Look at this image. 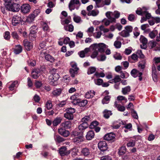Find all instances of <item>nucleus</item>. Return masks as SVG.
Returning a JSON list of instances; mask_svg holds the SVG:
<instances>
[{
	"instance_id": "nucleus-1",
	"label": "nucleus",
	"mask_w": 160,
	"mask_h": 160,
	"mask_svg": "<svg viewBox=\"0 0 160 160\" xmlns=\"http://www.w3.org/2000/svg\"><path fill=\"white\" fill-rule=\"evenodd\" d=\"M19 1L14 2L13 3H11L9 4L6 5L5 8L8 11L13 12H17L20 10V5L18 3Z\"/></svg>"
},
{
	"instance_id": "nucleus-2",
	"label": "nucleus",
	"mask_w": 160,
	"mask_h": 160,
	"mask_svg": "<svg viewBox=\"0 0 160 160\" xmlns=\"http://www.w3.org/2000/svg\"><path fill=\"white\" fill-rule=\"evenodd\" d=\"M132 29L133 28L131 26H126L125 27L124 29L119 33V34L123 37H128L130 36V33L132 32Z\"/></svg>"
},
{
	"instance_id": "nucleus-3",
	"label": "nucleus",
	"mask_w": 160,
	"mask_h": 160,
	"mask_svg": "<svg viewBox=\"0 0 160 160\" xmlns=\"http://www.w3.org/2000/svg\"><path fill=\"white\" fill-rule=\"evenodd\" d=\"M94 49L101 52H103L107 48L106 46L103 43H100L98 44H93Z\"/></svg>"
},
{
	"instance_id": "nucleus-4",
	"label": "nucleus",
	"mask_w": 160,
	"mask_h": 160,
	"mask_svg": "<svg viewBox=\"0 0 160 160\" xmlns=\"http://www.w3.org/2000/svg\"><path fill=\"white\" fill-rule=\"evenodd\" d=\"M59 78V76L58 73H55L50 75L48 79L51 82V84L53 86H55L56 84L55 83V82Z\"/></svg>"
},
{
	"instance_id": "nucleus-5",
	"label": "nucleus",
	"mask_w": 160,
	"mask_h": 160,
	"mask_svg": "<svg viewBox=\"0 0 160 160\" xmlns=\"http://www.w3.org/2000/svg\"><path fill=\"white\" fill-rule=\"evenodd\" d=\"M30 29L29 38L32 39H35L36 37V33L37 32L38 28L35 25L33 26L30 28Z\"/></svg>"
},
{
	"instance_id": "nucleus-6",
	"label": "nucleus",
	"mask_w": 160,
	"mask_h": 160,
	"mask_svg": "<svg viewBox=\"0 0 160 160\" xmlns=\"http://www.w3.org/2000/svg\"><path fill=\"white\" fill-rule=\"evenodd\" d=\"M22 19L20 14L14 15L12 20V23L13 26H16L21 21Z\"/></svg>"
},
{
	"instance_id": "nucleus-7",
	"label": "nucleus",
	"mask_w": 160,
	"mask_h": 160,
	"mask_svg": "<svg viewBox=\"0 0 160 160\" xmlns=\"http://www.w3.org/2000/svg\"><path fill=\"white\" fill-rule=\"evenodd\" d=\"M140 41L142 44L140 45V47L143 49H146L147 47L148 42L147 39L144 37L141 36L140 38Z\"/></svg>"
},
{
	"instance_id": "nucleus-8",
	"label": "nucleus",
	"mask_w": 160,
	"mask_h": 160,
	"mask_svg": "<svg viewBox=\"0 0 160 160\" xmlns=\"http://www.w3.org/2000/svg\"><path fill=\"white\" fill-rule=\"evenodd\" d=\"M98 147L100 150L102 151H106L108 148L107 143L104 141H101L98 142Z\"/></svg>"
},
{
	"instance_id": "nucleus-9",
	"label": "nucleus",
	"mask_w": 160,
	"mask_h": 160,
	"mask_svg": "<svg viewBox=\"0 0 160 160\" xmlns=\"http://www.w3.org/2000/svg\"><path fill=\"white\" fill-rule=\"evenodd\" d=\"M59 152L62 156L68 155L70 153V151L68 150L66 147L65 146H62L60 148Z\"/></svg>"
},
{
	"instance_id": "nucleus-10",
	"label": "nucleus",
	"mask_w": 160,
	"mask_h": 160,
	"mask_svg": "<svg viewBox=\"0 0 160 160\" xmlns=\"http://www.w3.org/2000/svg\"><path fill=\"white\" fill-rule=\"evenodd\" d=\"M148 7H143L141 8L142 16H145L148 18H150L151 16V14L147 11L149 9Z\"/></svg>"
},
{
	"instance_id": "nucleus-11",
	"label": "nucleus",
	"mask_w": 160,
	"mask_h": 160,
	"mask_svg": "<svg viewBox=\"0 0 160 160\" xmlns=\"http://www.w3.org/2000/svg\"><path fill=\"white\" fill-rule=\"evenodd\" d=\"M30 8V6L29 4H24L21 7V11L22 12L26 13L29 12Z\"/></svg>"
},
{
	"instance_id": "nucleus-12",
	"label": "nucleus",
	"mask_w": 160,
	"mask_h": 160,
	"mask_svg": "<svg viewBox=\"0 0 160 160\" xmlns=\"http://www.w3.org/2000/svg\"><path fill=\"white\" fill-rule=\"evenodd\" d=\"M58 131L59 134L64 137H67L69 135V131L62 128H59Z\"/></svg>"
},
{
	"instance_id": "nucleus-13",
	"label": "nucleus",
	"mask_w": 160,
	"mask_h": 160,
	"mask_svg": "<svg viewBox=\"0 0 160 160\" xmlns=\"http://www.w3.org/2000/svg\"><path fill=\"white\" fill-rule=\"evenodd\" d=\"M72 141L75 144H78L83 141V138L82 136H79L73 138Z\"/></svg>"
},
{
	"instance_id": "nucleus-14",
	"label": "nucleus",
	"mask_w": 160,
	"mask_h": 160,
	"mask_svg": "<svg viewBox=\"0 0 160 160\" xmlns=\"http://www.w3.org/2000/svg\"><path fill=\"white\" fill-rule=\"evenodd\" d=\"M23 44L26 49L30 51L32 48V43L27 40H24L23 42Z\"/></svg>"
},
{
	"instance_id": "nucleus-15",
	"label": "nucleus",
	"mask_w": 160,
	"mask_h": 160,
	"mask_svg": "<svg viewBox=\"0 0 160 160\" xmlns=\"http://www.w3.org/2000/svg\"><path fill=\"white\" fill-rule=\"evenodd\" d=\"M120 15V13L118 11H115L113 13H112V15L114 16V18H112L111 16V23L115 22L116 21V18H118Z\"/></svg>"
},
{
	"instance_id": "nucleus-16",
	"label": "nucleus",
	"mask_w": 160,
	"mask_h": 160,
	"mask_svg": "<svg viewBox=\"0 0 160 160\" xmlns=\"http://www.w3.org/2000/svg\"><path fill=\"white\" fill-rule=\"evenodd\" d=\"M131 74L132 76L134 78H136L139 75L140 76H141L142 75V72H140L136 69H132L131 72Z\"/></svg>"
},
{
	"instance_id": "nucleus-17",
	"label": "nucleus",
	"mask_w": 160,
	"mask_h": 160,
	"mask_svg": "<svg viewBox=\"0 0 160 160\" xmlns=\"http://www.w3.org/2000/svg\"><path fill=\"white\" fill-rule=\"evenodd\" d=\"M61 125L65 129H69L71 127L72 123L70 121H68L62 123Z\"/></svg>"
},
{
	"instance_id": "nucleus-18",
	"label": "nucleus",
	"mask_w": 160,
	"mask_h": 160,
	"mask_svg": "<svg viewBox=\"0 0 160 160\" xmlns=\"http://www.w3.org/2000/svg\"><path fill=\"white\" fill-rule=\"evenodd\" d=\"M94 135V131L92 130H90L87 132L86 137L87 140H89L93 138Z\"/></svg>"
},
{
	"instance_id": "nucleus-19",
	"label": "nucleus",
	"mask_w": 160,
	"mask_h": 160,
	"mask_svg": "<svg viewBox=\"0 0 160 160\" xmlns=\"http://www.w3.org/2000/svg\"><path fill=\"white\" fill-rule=\"evenodd\" d=\"M90 50L89 48H86L84 50L78 53L79 54L80 57L84 58L85 57V54L88 52Z\"/></svg>"
},
{
	"instance_id": "nucleus-20",
	"label": "nucleus",
	"mask_w": 160,
	"mask_h": 160,
	"mask_svg": "<svg viewBox=\"0 0 160 160\" xmlns=\"http://www.w3.org/2000/svg\"><path fill=\"white\" fill-rule=\"evenodd\" d=\"M81 152L84 156H86L89 155L90 151L88 148L86 147L82 149Z\"/></svg>"
},
{
	"instance_id": "nucleus-21",
	"label": "nucleus",
	"mask_w": 160,
	"mask_h": 160,
	"mask_svg": "<svg viewBox=\"0 0 160 160\" xmlns=\"http://www.w3.org/2000/svg\"><path fill=\"white\" fill-rule=\"evenodd\" d=\"M131 91L130 86H128L122 89V92L123 94L126 95L128 94V93Z\"/></svg>"
},
{
	"instance_id": "nucleus-22",
	"label": "nucleus",
	"mask_w": 160,
	"mask_h": 160,
	"mask_svg": "<svg viewBox=\"0 0 160 160\" xmlns=\"http://www.w3.org/2000/svg\"><path fill=\"white\" fill-rule=\"evenodd\" d=\"M62 92V90L60 88L57 89L53 90L52 93L54 97H57L60 95Z\"/></svg>"
},
{
	"instance_id": "nucleus-23",
	"label": "nucleus",
	"mask_w": 160,
	"mask_h": 160,
	"mask_svg": "<svg viewBox=\"0 0 160 160\" xmlns=\"http://www.w3.org/2000/svg\"><path fill=\"white\" fill-rule=\"evenodd\" d=\"M88 126V124L87 123H82L78 127V129L80 131H83L87 128Z\"/></svg>"
},
{
	"instance_id": "nucleus-24",
	"label": "nucleus",
	"mask_w": 160,
	"mask_h": 160,
	"mask_svg": "<svg viewBox=\"0 0 160 160\" xmlns=\"http://www.w3.org/2000/svg\"><path fill=\"white\" fill-rule=\"evenodd\" d=\"M40 71L39 70H35L33 71L32 72V78L34 79L38 78L39 76Z\"/></svg>"
},
{
	"instance_id": "nucleus-25",
	"label": "nucleus",
	"mask_w": 160,
	"mask_h": 160,
	"mask_svg": "<svg viewBox=\"0 0 160 160\" xmlns=\"http://www.w3.org/2000/svg\"><path fill=\"white\" fill-rule=\"evenodd\" d=\"M64 29L67 31L72 32L73 31L74 27L72 25L70 24L68 25H65L64 26Z\"/></svg>"
},
{
	"instance_id": "nucleus-26",
	"label": "nucleus",
	"mask_w": 160,
	"mask_h": 160,
	"mask_svg": "<svg viewBox=\"0 0 160 160\" xmlns=\"http://www.w3.org/2000/svg\"><path fill=\"white\" fill-rule=\"evenodd\" d=\"M114 105L115 107L117 108V109L119 111L123 112L125 111V108L124 106H122L121 105L117 103L116 102H115Z\"/></svg>"
},
{
	"instance_id": "nucleus-27",
	"label": "nucleus",
	"mask_w": 160,
	"mask_h": 160,
	"mask_svg": "<svg viewBox=\"0 0 160 160\" xmlns=\"http://www.w3.org/2000/svg\"><path fill=\"white\" fill-rule=\"evenodd\" d=\"M92 120V118L89 116H86L82 119V122L83 123H87L90 122Z\"/></svg>"
},
{
	"instance_id": "nucleus-28",
	"label": "nucleus",
	"mask_w": 160,
	"mask_h": 160,
	"mask_svg": "<svg viewBox=\"0 0 160 160\" xmlns=\"http://www.w3.org/2000/svg\"><path fill=\"white\" fill-rule=\"evenodd\" d=\"M158 34V31L156 30H153L150 32L149 34V36L151 38H154Z\"/></svg>"
},
{
	"instance_id": "nucleus-29",
	"label": "nucleus",
	"mask_w": 160,
	"mask_h": 160,
	"mask_svg": "<svg viewBox=\"0 0 160 160\" xmlns=\"http://www.w3.org/2000/svg\"><path fill=\"white\" fill-rule=\"evenodd\" d=\"M22 47L19 45L16 46V48L14 50V52L16 54H18L22 52Z\"/></svg>"
},
{
	"instance_id": "nucleus-30",
	"label": "nucleus",
	"mask_w": 160,
	"mask_h": 160,
	"mask_svg": "<svg viewBox=\"0 0 160 160\" xmlns=\"http://www.w3.org/2000/svg\"><path fill=\"white\" fill-rule=\"evenodd\" d=\"M45 58L46 60L49 61L51 62H53L55 60L54 58L48 54H47L45 56Z\"/></svg>"
},
{
	"instance_id": "nucleus-31",
	"label": "nucleus",
	"mask_w": 160,
	"mask_h": 160,
	"mask_svg": "<svg viewBox=\"0 0 160 160\" xmlns=\"http://www.w3.org/2000/svg\"><path fill=\"white\" fill-rule=\"evenodd\" d=\"M126 151V148L124 146H122L119 149L118 153L120 155H124Z\"/></svg>"
},
{
	"instance_id": "nucleus-32",
	"label": "nucleus",
	"mask_w": 160,
	"mask_h": 160,
	"mask_svg": "<svg viewBox=\"0 0 160 160\" xmlns=\"http://www.w3.org/2000/svg\"><path fill=\"white\" fill-rule=\"evenodd\" d=\"M94 92H92L91 91L87 92L85 95V97L86 98H90L93 97L94 95Z\"/></svg>"
},
{
	"instance_id": "nucleus-33",
	"label": "nucleus",
	"mask_w": 160,
	"mask_h": 160,
	"mask_svg": "<svg viewBox=\"0 0 160 160\" xmlns=\"http://www.w3.org/2000/svg\"><path fill=\"white\" fill-rule=\"evenodd\" d=\"M62 119L59 118H56L53 121L52 124L53 126H57L61 122Z\"/></svg>"
},
{
	"instance_id": "nucleus-34",
	"label": "nucleus",
	"mask_w": 160,
	"mask_h": 160,
	"mask_svg": "<svg viewBox=\"0 0 160 160\" xmlns=\"http://www.w3.org/2000/svg\"><path fill=\"white\" fill-rule=\"evenodd\" d=\"M110 111L107 109H105L103 112V115L104 118L108 119L110 117Z\"/></svg>"
},
{
	"instance_id": "nucleus-35",
	"label": "nucleus",
	"mask_w": 160,
	"mask_h": 160,
	"mask_svg": "<svg viewBox=\"0 0 160 160\" xmlns=\"http://www.w3.org/2000/svg\"><path fill=\"white\" fill-rule=\"evenodd\" d=\"M64 117L68 119L71 120L73 119V114H71L67 112L64 114Z\"/></svg>"
},
{
	"instance_id": "nucleus-36",
	"label": "nucleus",
	"mask_w": 160,
	"mask_h": 160,
	"mask_svg": "<svg viewBox=\"0 0 160 160\" xmlns=\"http://www.w3.org/2000/svg\"><path fill=\"white\" fill-rule=\"evenodd\" d=\"M120 81H121V79L120 76L119 75H116L113 79L111 80V83H112L113 82L116 83Z\"/></svg>"
},
{
	"instance_id": "nucleus-37",
	"label": "nucleus",
	"mask_w": 160,
	"mask_h": 160,
	"mask_svg": "<svg viewBox=\"0 0 160 160\" xmlns=\"http://www.w3.org/2000/svg\"><path fill=\"white\" fill-rule=\"evenodd\" d=\"M110 100V97L108 95L104 97L102 101V103L103 104H107L109 103Z\"/></svg>"
},
{
	"instance_id": "nucleus-38",
	"label": "nucleus",
	"mask_w": 160,
	"mask_h": 160,
	"mask_svg": "<svg viewBox=\"0 0 160 160\" xmlns=\"http://www.w3.org/2000/svg\"><path fill=\"white\" fill-rule=\"evenodd\" d=\"M46 107L48 110H50L52 108V105L51 101H48L47 102L46 104Z\"/></svg>"
},
{
	"instance_id": "nucleus-39",
	"label": "nucleus",
	"mask_w": 160,
	"mask_h": 160,
	"mask_svg": "<svg viewBox=\"0 0 160 160\" xmlns=\"http://www.w3.org/2000/svg\"><path fill=\"white\" fill-rule=\"evenodd\" d=\"M153 62L154 64L156 65L160 64V57H155L153 59Z\"/></svg>"
},
{
	"instance_id": "nucleus-40",
	"label": "nucleus",
	"mask_w": 160,
	"mask_h": 160,
	"mask_svg": "<svg viewBox=\"0 0 160 160\" xmlns=\"http://www.w3.org/2000/svg\"><path fill=\"white\" fill-rule=\"evenodd\" d=\"M94 82L96 84L98 85H102L103 82V80L102 79L98 78L94 80Z\"/></svg>"
},
{
	"instance_id": "nucleus-41",
	"label": "nucleus",
	"mask_w": 160,
	"mask_h": 160,
	"mask_svg": "<svg viewBox=\"0 0 160 160\" xmlns=\"http://www.w3.org/2000/svg\"><path fill=\"white\" fill-rule=\"evenodd\" d=\"M35 14H31L28 17L27 21L29 22H32L34 20L35 18Z\"/></svg>"
},
{
	"instance_id": "nucleus-42",
	"label": "nucleus",
	"mask_w": 160,
	"mask_h": 160,
	"mask_svg": "<svg viewBox=\"0 0 160 160\" xmlns=\"http://www.w3.org/2000/svg\"><path fill=\"white\" fill-rule=\"evenodd\" d=\"M137 55H138V57L140 58H143L144 57V55L142 54V51L141 50H138L137 51Z\"/></svg>"
},
{
	"instance_id": "nucleus-43",
	"label": "nucleus",
	"mask_w": 160,
	"mask_h": 160,
	"mask_svg": "<svg viewBox=\"0 0 160 160\" xmlns=\"http://www.w3.org/2000/svg\"><path fill=\"white\" fill-rule=\"evenodd\" d=\"M102 22L105 26H108L110 24V20L109 19L104 18L102 20Z\"/></svg>"
},
{
	"instance_id": "nucleus-44",
	"label": "nucleus",
	"mask_w": 160,
	"mask_h": 160,
	"mask_svg": "<svg viewBox=\"0 0 160 160\" xmlns=\"http://www.w3.org/2000/svg\"><path fill=\"white\" fill-rule=\"evenodd\" d=\"M98 122L94 121L91 122L90 126V128H94L96 127V126L98 125Z\"/></svg>"
},
{
	"instance_id": "nucleus-45",
	"label": "nucleus",
	"mask_w": 160,
	"mask_h": 160,
	"mask_svg": "<svg viewBox=\"0 0 160 160\" xmlns=\"http://www.w3.org/2000/svg\"><path fill=\"white\" fill-rule=\"evenodd\" d=\"M114 45L116 48H119L121 47V43L119 41H116L114 42Z\"/></svg>"
},
{
	"instance_id": "nucleus-46",
	"label": "nucleus",
	"mask_w": 160,
	"mask_h": 160,
	"mask_svg": "<svg viewBox=\"0 0 160 160\" xmlns=\"http://www.w3.org/2000/svg\"><path fill=\"white\" fill-rule=\"evenodd\" d=\"M128 19L129 21L132 22L136 19V17L134 15L130 14L128 15Z\"/></svg>"
},
{
	"instance_id": "nucleus-47",
	"label": "nucleus",
	"mask_w": 160,
	"mask_h": 160,
	"mask_svg": "<svg viewBox=\"0 0 160 160\" xmlns=\"http://www.w3.org/2000/svg\"><path fill=\"white\" fill-rule=\"evenodd\" d=\"M96 70V68L94 67H90L88 71V74H92L94 73Z\"/></svg>"
},
{
	"instance_id": "nucleus-48",
	"label": "nucleus",
	"mask_w": 160,
	"mask_h": 160,
	"mask_svg": "<svg viewBox=\"0 0 160 160\" xmlns=\"http://www.w3.org/2000/svg\"><path fill=\"white\" fill-rule=\"evenodd\" d=\"M56 141L58 143H60L64 141V139L60 136H57L55 139Z\"/></svg>"
},
{
	"instance_id": "nucleus-49",
	"label": "nucleus",
	"mask_w": 160,
	"mask_h": 160,
	"mask_svg": "<svg viewBox=\"0 0 160 160\" xmlns=\"http://www.w3.org/2000/svg\"><path fill=\"white\" fill-rule=\"evenodd\" d=\"M117 99L119 101L124 100L125 101V102H126L127 101V99L125 98V97L122 96H118L117 98Z\"/></svg>"
},
{
	"instance_id": "nucleus-50",
	"label": "nucleus",
	"mask_w": 160,
	"mask_h": 160,
	"mask_svg": "<svg viewBox=\"0 0 160 160\" xmlns=\"http://www.w3.org/2000/svg\"><path fill=\"white\" fill-rule=\"evenodd\" d=\"M131 114L132 117L135 119H138V116L136 112L133 109H132L131 111Z\"/></svg>"
},
{
	"instance_id": "nucleus-51",
	"label": "nucleus",
	"mask_w": 160,
	"mask_h": 160,
	"mask_svg": "<svg viewBox=\"0 0 160 160\" xmlns=\"http://www.w3.org/2000/svg\"><path fill=\"white\" fill-rule=\"evenodd\" d=\"M87 103V101L86 100H82L79 103V106L80 107H83L85 106Z\"/></svg>"
},
{
	"instance_id": "nucleus-52",
	"label": "nucleus",
	"mask_w": 160,
	"mask_h": 160,
	"mask_svg": "<svg viewBox=\"0 0 160 160\" xmlns=\"http://www.w3.org/2000/svg\"><path fill=\"white\" fill-rule=\"evenodd\" d=\"M129 58H131L132 59L135 61H137L138 60V55L136 54L133 53L129 57Z\"/></svg>"
},
{
	"instance_id": "nucleus-53",
	"label": "nucleus",
	"mask_w": 160,
	"mask_h": 160,
	"mask_svg": "<svg viewBox=\"0 0 160 160\" xmlns=\"http://www.w3.org/2000/svg\"><path fill=\"white\" fill-rule=\"evenodd\" d=\"M99 29L101 31H103L104 32H107L109 31L108 29L105 28L103 25H101L99 27Z\"/></svg>"
},
{
	"instance_id": "nucleus-54",
	"label": "nucleus",
	"mask_w": 160,
	"mask_h": 160,
	"mask_svg": "<svg viewBox=\"0 0 160 160\" xmlns=\"http://www.w3.org/2000/svg\"><path fill=\"white\" fill-rule=\"evenodd\" d=\"M135 142L133 140H130L129 142L127 143V145L128 147H132L135 145Z\"/></svg>"
},
{
	"instance_id": "nucleus-55",
	"label": "nucleus",
	"mask_w": 160,
	"mask_h": 160,
	"mask_svg": "<svg viewBox=\"0 0 160 160\" xmlns=\"http://www.w3.org/2000/svg\"><path fill=\"white\" fill-rule=\"evenodd\" d=\"M113 57L117 60H121L122 58V57L118 53H116L113 55Z\"/></svg>"
},
{
	"instance_id": "nucleus-56",
	"label": "nucleus",
	"mask_w": 160,
	"mask_h": 160,
	"mask_svg": "<svg viewBox=\"0 0 160 160\" xmlns=\"http://www.w3.org/2000/svg\"><path fill=\"white\" fill-rule=\"evenodd\" d=\"M115 134L113 132H111V143L114 142L116 140Z\"/></svg>"
},
{
	"instance_id": "nucleus-57",
	"label": "nucleus",
	"mask_w": 160,
	"mask_h": 160,
	"mask_svg": "<svg viewBox=\"0 0 160 160\" xmlns=\"http://www.w3.org/2000/svg\"><path fill=\"white\" fill-rule=\"evenodd\" d=\"M73 20L76 23H79L82 21L81 18L78 16H75L73 18Z\"/></svg>"
},
{
	"instance_id": "nucleus-58",
	"label": "nucleus",
	"mask_w": 160,
	"mask_h": 160,
	"mask_svg": "<svg viewBox=\"0 0 160 160\" xmlns=\"http://www.w3.org/2000/svg\"><path fill=\"white\" fill-rule=\"evenodd\" d=\"M18 83V82L17 81H14L11 84L10 86L9 87V88L10 90H13L14 89V88L15 87V85L17 84Z\"/></svg>"
},
{
	"instance_id": "nucleus-59",
	"label": "nucleus",
	"mask_w": 160,
	"mask_h": 160,
	"mask_svg": "<svg viewBox=\"0 0 160 160\" xmlns=\"http://www.w3.org/2000/svg\"><path fill=\"white\" fill-rule=\"evenodd\" d=\"M4 38L6 40H9L10 38V32L8 31L6 32L4 36Z\"/></svg>"
},
{
	"instance_id": "nucleus-60",
	"label": "nucleus",
	"mask_w": 160,
	"mask_h": 160,
	"mask_svg": "<svg viewBox=\"0 0 160 160\" xmlns=\"http://www.w3.org/2000/svg\"><path fill=\"white\" fill-rule=\"evenodd\" d=\"M71 67L72 68V69L75 70V71H78L79 69L77 67V64L76 63L74 62H72L71 63Z\"/></svg>"
},
{
	"instance_id": "nucleus-61",
	"label": "nucleus",
	"mask_w": 160,
	"mask_h": 160,
	"mask_svg": "<svg viewBox=\"0 0 160 160\" xmlns=\"http://www.w3.org/2000/svg\"><path fill=\"white\" fill-rule=\"evenodd\" d=\"M5 2V5H6L9 4L11 3H13L14 2L19 1V0H3Z\"/></svg>"
},
{
	"instance_id": "nucleus-62",
	"label": "nucleus",
	"mask_w": 160,
	"mask_h": 160,
	"mask_svg": "<svg viewBox=\"0 0 160 160\" xmlns=\"http://www.w3.org/2000/svg\"><path fill=\"white\" fill-rule=\"evenodd\" d=\"M94 76H96L97 78L103 77L105 76V74L103 72L99 73L96 72L94 74Z\"/></svg>"
},
{
	"instance_id": "nucleus-63",
	"label": "nucleus",
	"mask_w": 160,
	"mask_h": 160,
	"mask_svg": "<svg viewBox=\"0 0 160 160\" xmlns=\"http://www.w3.org/2000/svg\"><path fill=\"white\" fill-rule=\"evenodd\" d=\"M77 71H75V70L73 69H70L69 70V72L72 77H75V74L77 73Z\"/></svg>"
},
{
	"instance_id": "nucleus-64",
	"label": "nucleus",
	"mask_w": 160,
	"mask_h": 160,
	"mask_svg": "<svg viewBox=\"0 0 160 160\" xmlns=\"http://www.w3.org/2000/svg\"><path fill=\"white\" fill-rule=\"evenodd\" d=\"M67 112L71 114H73L75 112V109L73 108H70L67 109Z\"/></svg>"
}]
</instances>
